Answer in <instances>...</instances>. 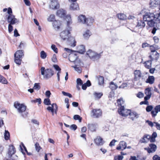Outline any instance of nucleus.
Returning <instances> with one entry per match:
<instances>
[{
	"instance_id": "obj_17",
	"label": "nucleus",
	"mask_w": 160,
	"mask_h": 160,
	"mask_svg": "<svg viewBox=\"0 0 160 160\" xmlns=\"http://www.w3.org/2000/svg\"><path fill=\"white\" fill-rule=\"evenodd\" d=\"M96 124L89 123L87 125L88 130L93 132L96 131Z\"/></svg>"
},
{
	"instance_id": "obj_34",
	"label": "nucleus",
	"mask_w": 160,
	"mask_h": 160,
	"mask_svg": "<svg viewBox=\"0 0 160 160\" xmlns=\"http://www.w3.org/2000/svg\"><path fill=\"white\" fill-rule=\"evenodd\" d=\"M117 17L121 20H125L126 19V16L123 13L118 14L117 15Z\"/></svg>"
},
{
	"instance_id": "obj_3",
	"label": "nucleus",
	"mask_w": 160,
	"mask_h": 160,
	"mask_svg": "<svg viewBox=\"0 0 160 160\" xmlns=\"http://www.w3.org/2000/svg\"><path fill=\"white\" fill-rule=\"evenodd\" d=\"M14 106L15 108L17 109L18 112L22 113L25 112L24 114H22V116L24 118L27 117L28 112H25L26 110L27 107L24 104H20L18 102H15L14 103Z\"/></svg>"
},
{
	"instance_id": "obj_6",
	"label": "nucleus",
	"mask_w": 160,
	"mask_h": 160,
	"mask_svg": "<svg viewBox=\"0 0 160 160\" xmlns=\"http://www.w3.org/2000/svg\"><path fill=\"white\" fill-rule=\"evenodd\" d=\"M91 115L93 118H99L102 115V110L100 109H93L91 112Z\"/></svg>"
},
{
	"instance_id": "obj_14",
	"label": "nucleus",
	"mask_w": 160,
	"mask_h": 160,
	"mask_svg": "<svg viewBox=\"0 0 160 160\" xmlns=\"http://www.w3.org/2000/svg\"><path fill=\"white\" fill-rule=\"evenodd\" d=\"M127 147V143L124 141H121L118 146L116 148V149L118 150H123L125 149Z\"/></svg>"
},
{
	"instance_id": "obj_22",
	"label": "nucleus",
	"mask_w": 160,
	"mask_h": 160,
	"mask_svg": "<svg viewBox=\"0 0 160 160\" xmlns=\"http://www.w3.org/2000/svg\"><path fill=\"white\" fill-rule=\"evenodd\" d=\"M94 141L96 144L98 145H102L104 143L102 138L99 137H98L97 138L94 140Z\"/></svg>"
},
{
	"instance_id": "obj_24",
	"label": "nucleus",
	"mask_w": 160,
	"mask_h": 160,
	"mask_svg": "<svg viewBox=\"0 0 160 160\" xmlns=\"http://www.w3.org/2000/svg\"><path fill=\"white\" fill-rule=\"evenodd\" d=\"M145 26L144 21L143 20H138L136 27H138L139 28L144 27Z\"/></svg>"
},
{
	"instance_id": "obj_19",
	"label": "nucleus",
	"mask_w": 160,
	"mask_h": 160,
	"mask_svg": "<svg viewBox=\"0 0 160 160\" xmlns=\"http://www.w3.org/2000/svg\"><path fill=\"white\" fill-rule=\"evenodd\" d=\"M87 18L85 16L83 15H81L79 16L78 18V22H79L82 24L86 23V20Z\"/></svg>"
},
{
	"instance_id": "obj_21",
	"label": "nucleus",
	"mask_w": 160,
	"mask_h": 160,
	"mask_svg": "<svg viewBox=\"0 0 160 160\" xmlns=\"http://www.w3.org/2000/svg\"><path fill=\"white\" fill-rule=\"evenodd\" d=\"M66 11L63 9H60L57 12V15L60 17H64L66 14Z\"/></svg>"
},
{
	"instance_id": "obj_12",
	"label": "nucleus",
	"mask_w": 160,
	"mask_h": 160,
	"mask_svg": "<svg viewBox=\"0 0 160 160\" xmlns=\"http://www.w3.org/2000/svg\"><path fill=\"white\" fill-rule=\"evenodd\" d=\"M50 7L52 9L58 8L59 7V4L57 0H52L50 5Z\"/></svg>"
},
{
	"instance_id": "obj_4",
	"label": "nucleus",
	"mask_w": 160,
	"mask_h": 160,
	"mask_svg": "<svg viewBox=\"0 0 160 160\" xmlns=\"http://www.w3.org/2000/svg\"><path fill=\"white\" fill-rule=\"evenodd\" d=\"M41 74L44 76L46 79L51 78L54 74V70L51 68L45 69L44 67H42L41 68Z\"/></svg>"
},
{
	"instance_id": "obj_33",
	"label": "nucleus",
	"mask_w": 160,
	"mask_h": 160,
	"mask_svg": "<svg viewBox=\"0 0 160 160\" xmlns=\"http://www.w3.org/2000/svg\"><path fill=\"white\" fill-rule=\"evenodd\" d=\"M160 1L159 0H152L150 2V4L153 7H156L157 5L159 4Z\"/></svg>"
},
{
	"instance_id": "obj_16",
	"label": "nucleus",
	"mask_w": 160,
	"mask_h": 160,
	"mask_svg": "<svg viewBox=\"0 0 160 160\" xmlns=\"http://www.w3.org/2000/svg\"><path fill=\"white\" fill-rule=\"evenodd\" d=\"M151 136L147 134H145L140 139V142L141 143H146L150 138Z\"/></svg>"
},
{
	"instance_id": "obj_15",
	"label": "nucleus",
	"mask_w": 160,
	"mask_h": 160,
	"mask_svg": "<svg viewBox=\"0 0 160 160\" xmlns=\"http://www.w3.org/2000/svg\"><path fill=\"white\" fill-rule=\"evenodd\" d=\"M15 152V148L14 146L12 145H9L8 152V157L9 158H11L12 156V155L14 154Z\"/></svg>"
},
{
	"instance_id": "obj_26",
	"label": "nucleus",
	"mask_w": 160,
	"mask_h": 160,
	"mask_svg": "<svg viewBox=\"0 0 160 160\" xmlns=\"http://www.w3.org/2000/svg\"><path fill=\"white\" fill-rule=\"evenodd\" d=\"M129 115L132 120H133L135 118H138L139 117L138 114L135 112H131L130 111Z\"/></svg>"
},
{
	"instance_id": "obj_63",
	"label": "nucleus",
	"mask_w": 160,
	"mask_h": 160,
	"mask_svg": "<svg viewBox=\"0 0 160 160\" xmlns=\"http://www.w3.org/2000/svg\"><path fill=\"white\" fill-rule=\"evenodd\" d=\"M114 158L117 160H122L123 158V157L122 155H119L117 157H115Z\"/></svg>"
},
{
	"instance_id": "obj_36",
	"label": "nucleus",
	"mask_w": 160,
	"mask_h": 160,
	"mask_svg": "<svg viewBox=\"0 0 160 160\" xmlns=\"http://www.w3.org/2000/svg\"><path fill=\"white\" fill-rule=\"evenodd\" d=\"M109 87L112 90H115L118 88L117 85L114 84L113 82H111L110 83Z\"/></svg>"
},
{
	"instance_id": "obj_28",
	"label": "nucleus",
	"mask_w": 160,
	"mask_h": 160,
	"mask_svg": "<svg viewBox=\"0 0 160 160\" xmlns=\"http://www.w3.org/2000/svg\"><path fill=\"white\" fill-rule=\"evenodd\" d=\"M94 22V19L92 17L87 18L86 20V24L87 26H91Z\"/></svg>"
},
{
	"instance_id": "obj_39",
	"label": "nucleus",
	"mask_w": 160,
	"mask_h": 160,
	"mask_svg": "<svg viewBox=\"0 0 160 160\" xmlns=\"http://www.w3.org/2000/svg\"><path fill=\"white\" fill-rule=\"evenodd\" d=\"M0 82L3 84H7L8 81L2 76L0 74Z\"/></svg>"
},
{
	"instance_id": "obj_40",
	"label": "nucleus",
	"mask_w": 160,
	"mask_h": 160,
	"mask_svg": "<svg viewBox=\"0 0 160 160\" xmlns=\"http://www.w3.org/2000/svg\"><path fill=\"white\" fill-rule=\"evenodd\" d=\"M93 95L96 98L99 99L103 95V93L102 92H95L94 93Z\"/></svg>"
},
{
	"instance_id": "obj_10",
	"label": "nucleus",
	"mask_w": 160,
	"mask_h": 160,
	"mask_svg": "<svg viewBox=\"0 0 160 160\" xmlns=\"http://www.w3.org/2000/svg\"><path fill=\"white\" fill-rule=\"evenodd\" d=\"M157 147L156 145L151 143L149 144V147L148 148H145L144 149L146 150L149 153L154 152L156 151Z\"/></svg>"
},
{
	"instance_id": "obj_43",
	"label": "nucleus",
	"mask_w": 160,
	"mask_h": 160,
	"mask_svg": "<svg viewBox=\"0 0 160 160\" xmlns=\"http://www.w3.org/2000/svg\"><path fill=\"white\" fill-rule=\"evenodd\" d=\"M22 61V58H15L14 62L16 64L18 65H20L21 63V61Z\"/></svg>"
},
{
	"instance_id": "obj_56",
	"label": "nucleus",
	"mask_w": 160,
	"mask_h": 160,
	"mask_svg": "<svg viewBox=\"0 0 160 160\" xmlns=\"http://www.w3.org/2000/svg\"><path fill=\"white\" fill-rule=\"evenodd\" d=\"M77 85H79L80 86H81L83 82L82 81L80 78H78V79H77Z\"/></svg>"
},
{
	"instance_id": "obj_18",
	"label": "nucleus",
	"mask_w": 160,
	"mask_h": 160,
	"mask_svg": "<svg viewBox=\"0 0 160 160\" xmlns=\"http://www.w3.org/2000/svg\"><path fill=\"white\" fill-rule=\"evenodd\" d=\"M24 51L22 50H18L14 54V58H22L24 56Z\"/></svg>"
},
{
	"instance_id": "obj_57",
	"label": "nucleus",
	"mask_w": 160,
	"mask_h": 160,
	"mask_svg": "<svg viewBox=\"0 0 160 160\" xmlns=\"http://www.w3.org/2000/svg\"><path fill=\"white\" fill-rule=\"evenodd\" d=\"M153 107L152 105H150L147 107L146 108V110L147 112H149L152 110Z\"/></svg>"
},
{
	"instance_id": "obj_8",
	"label": "nucleus",
	"mask_w": 160,
	"mask_h": 160,
	"mask_svg": "<svg viewBox=\"0 0 160 160\" xmlns=\"http://www.w3.org/2000/svg\"><path fill=\"white\" fill-rule=\"evenodd\" d=\"M159 53L155 50H152L149 56V58L152 61L154 60L157 61L159 58Z\"/></svg>"
},
{
	"instance_id": "obj_1",
	"label": "nucleus",
	"mask_w": 160,
	"mask_h": 160,
	"mask_svg": "<svg viewBox=\"0 0 160 160\" xmlns=\"http://www.w3.org/2000/svg\"><path fill=\"white\" fill-rule=\"evenodd\" d=\"M65 19L67 22V27L65 30L60 33V36L61 38L64 41L66 40L69 42H73V43L71 44V46L74 47L76 45V42L74 38L71 35L70 31L72 30V28L70 27V25L72 23V21L70 15H67Z\"/></svg>"
},
{
	"instance_id": "obj_61",
	"label": "nucleus",
	"mask_w": 160,
	"mask_h": 160,
	"mask_svg": "<svg viewBox=\"0 0 160 160\" xmlns=\"http://www.w3.org/2000/svg\"><path fill=\"white\" fill-rule=\"evenodd\" d=\"M144 96L143 94L141 92H139L137 94V96L139 98H141Z\"/></svg>"
},
{
	"instance_id": "obj_20",
	"label": "nucleus",
	"mask_w": 160,
	"mask_h": 160,
	"mask_svg": "<svg viewBox=\"0 0 160 160\" xmlns=\"http://www.w3.org/2000/svg\"><path fill=\"white\" fill-rule=\"evenodd\" d=\"M134 79L137 81L141 77L142 73L140 70H136L134 72Z\"/></svg>"
},
{
	"instance_id": "obj_13",
	"label": "nucleus",
	"mask_w": 160,
	"mask_h": 160,
	"mask_svg": "<svg viewBox=\"0 0 160 160\" xmlns=\"http://www.w3.org/2000/svg\"><path fill=\"white\" fill-rule=\"evenodd\" d=\"M147 22L148 24L149 27H156L158 28H160L159 25H158V22L154 20V19H151L150 20H149Z\"/></svg>"
},
{
	"instance_id": "obj_31",
	"label": "nucleus",
	"mask_w": 160,
	"mask_h": 160,
	"mask_svg": "<svg viewBox=\"0 0 160 160\" xmlns=\"http://www.w3.org/2000/svg\"><path fill=\"white\" fill-rule=\"evenodd\" d=\"M91 35V32L89 30H87L83 34L84 38L86 39H88Z\"/></svg>"
},
{
	"instance_id": "obj_7",
	"label": "nucleus",
	"mask_w": 160,
	"mask_h": 160,
	"mask_svg": "<svg viewBox=\"0 0 160 160\" xmlns=\"http://www.w3.org/2000/svg\"><path fill=\"white\" fill-rule=\"evenodd\" d=\"M131 111L125 109L124 106H122L118 109V113L122 116H126L129 115Z\"/></svg>"
},
{
	"instance_id": "obj_38",
	"label": "nucleus",
	"mask_w": 160,
	"mask_h": 160,
	"mask_svg": "<svg viewBox=\"0 0 160 160\" xmlns=\"http://www.w3.org/2000/svg\"><path fill=\"white\" fill-rule=\"evenodd\" d=\"M145 94L146 95L151 96V88H148L145 89L144 91Z\"/></svg>"
},
{
	"instance_id": "obj_25",
	"label": "nucleus",
	"mask_w": 160,
	"mask_h": 160,
	"mask_svg": "<svg viewBox=\"0 0 160 160\" xmlns=\"http://www.w3.org/2000/svg\"><path fill=\"white\" fill-rule=\"evenodd\" d=\"M155 78L153 76H149L146 81V82L150 84H153L154 82Z\"/></svg>"
},
{
	"instance_id": "obj_11",
	"label": "nucleus",
	"mask_w": 160,
	"mask_h": 160,
	"mask_svg": "<svg viewBox=\"0 0 160 160\" xmlns=\"http://www.w3.org/2000/svg\"><path fill=\"white\" fill-rule=\"evenodd\" d=\"M154 14L149 12H146L145 14L143 15V20L145 21H148L151 19L154 18Z\"/></svg>"
},
{
	"instance_id": "obj_29",
	"label": "nucleus",
	"mask_w": 160,
	"mask_h": 160,
	"mask_svg": "<svg viewBox=\"0 0 160 160\" xmlns=\"http://www.w3.org/2000/svg\"><path fill=\"white\" fill-rule=\"evenodd\" d=\"M79 8V6L77 3H73L70 5V9L71 10H78Z\"/></svg>"
},
{
	"instance_id": "obj_49",
	"label": "nucleus",
	"mask_w": 160,
	"mask_h": 160,
	"mask_svg": "<svg viewBox=\"0 0 160 160\" xmlns=\"http://www.w3.org/2000/svg\"><path fill=\"white\" fill-rule=\"evenodd\" d=\"M77 66L75 65V66H72V67L74 68L78 73H81L82 71L81 68L80 67H77Z\"/></svg>"
},
{
	"instance_id": "obj_53",
	"label": "nucleus",
	"mask_w": 160,
	"mask_h": 160,
	"mask_svg": "<svg viewBox=\"0 0 160 160\" xmlns=\"http://www.w3.org/2000/svg\"><path fill=\"white\" fill-rule=\"evenodd\" d=\"M154 110L156 113L160 112V105H157L154 108Z\"/></svg>"
},
{
	"instance_id": "obj_5",
	"label": "nucleus",
	"mask_w": 160,
	"mask_h": 160,
	"mask_svg": "<svg viewBox=\"0 0 160 160\" xmlns=\"http://www.w3.org/2000/svg\"><path fill=\"white\" fill-rule=\"evenodd\" d=\"M87 54L90 58L94 60H97L101 56V53H97L91 50H89L87 52Z\"/></svg>"
},
{
	"instance_id": "obj_60",
	"label": "nucleus",
	"mask_w": 160,
	"mask_h": 160,
	"mask_svg": "<svg viewBox=\"0 0 160 160\" xmlns=\"http://www.w3.org/2000/svg\"><path fill=\"white\" fill-rule=\"evenodd\" d=\"M45 95L48 98H49L51 95L50 91L49 90L45 92Z\"/></svg>"
},
{
	"instance_id": "obj_54",
	"label": "nucleus",
	"mask_w": 160,
	"mask_h": 160,
	"mask_svg": "<svg viewBox=\"0 0 160 160\" xmlns=\"http://www.w3.org/2000/svg\"><path fill=\"white\" fill-rule=\"evenodd\" d=\"M62 93L63 95L67 96L70 98H71L72 97V95L69 93L65 92L64 91H62Z\"/></svg>"
},
{
	"instance_id": "obj_27",
	"label": "nucleus",
	"mask_w": 160,
	"mask_h": 160,
	"mask_svg": "<svg viewBox=\"0 0 160 160\" xmlns=\"http://www.w3.org/2000/svg\"><path fill=\"white\" fill-rule=\"evenodd\" d=\"M154 20L158 22L159 25H160V12L154 14Z\"/></svg>"
},
{
	"instance_id": "obj_9",
	"label": "nucleus",
	"mask_w": 160,
	"mask_h": 160,
	"mask_svg": "<svg viewBox=\"0 0 160 160\" xmlns=\"http://www.w3.org/2000/svg\"><path fill=\"white\" fill-rule=\"evenodd\" d=\"M5 18L9 24H14L17 23V19L13 15H7L5 16Z\"/></svg>"
},
{
	"instance_id": "obj_42",
	"label": "nucleus",
	"mask_w": 160,
	"mask_h": 160,
	"mask_svg": "<svg viewBox=\"0 0 160 160\" xmlns=\"http://www.w3.org/2000/svg\"><path fill=\"white\" fill-rule=\"evenodd\" d=\"M40 84L39 83H35L34 85L33 89L37 91L39 90L41 88Z\"/></svg>"
},
{
	"instance_id": "obj_32",
	"label": "nucleus",
	"mask_w": 160,
	"mask_h": 160,
	"mask_svg": "<svg viewBox=\"0 0 160 160\" xmlns=\"http://www.w3.org/2000/svg\"><path fill=\"white\" fill-rule=\"evenodd\" d=\"M78 51L79 53H83L85 52V47L83 45H81L78 48Z\"/></svg>"
},
{
	"instance_id": "obj_48",
	"label": "nucleus",
	"mask_w": 160,
	"mask_h": 160,
	"mask_svg": "<svg viewBox=\"0 0 160 160\" xmlns=\"http://www.w3.org/2000/svg\"><path fill=\"white\" fill-rule=\"evenodd\" d=\"M40 56L42 59L45 58L47 57L46 53L44 51H42L40 52Z\"/></svg>"
},
{
	"instance_id": "obj_35",
	"label": "nucleus",
	"mask_w": 160,
	"mask_h": 160,
	"mask_svg": "<svg viewBox=\"0 0 160 160\" xmlns=\"http://www.w3.org/2000/svg\"><path fill=\"white\" fill-rule=\"evenodd\" d=\"M117 103L118 105V106H120V107L122 106H124V102L122 98H120L118 99L117 100Z\"/></svg>"
},
{
	"instance_id": "obj_55",
	"label": "nucleus",
	"mask_w": 160,
	"mask_h": 160,
	"mask_svg": "<svg viewBox=\"0 0 160 160\" xmlns=\"http://www.w3.org/2000/svg\"><path fill=\"white\" fill-rule=\"evenodd\" d=\"M53 67L58 72H61V69L58 65H53Z\"/></svg>"
},
{
	"instance_id": "obj_58",
	"label": "nucleus",
	"mask_w": 160,
	"mask_h": 160,
	"mask_svg": "<svg viewBox=\"0 0 160 160\" xmlns=\"http://www.w3.org/2000/svg\"><path fill=\"white\" fill-rule=\"evenodd\" d=\"M70 128L71 130H75L77 129V127L75 124H72L70 126Z\"/></svg>"
},
{
	"instance_id": "obj_37",
	"label": "nucleus",
	"mask_w": 160,
	"mask_h": 160,
	"mask_svg": "<svg viewBox=\"0 0 160 160\" xmlns=\"http://www.w3.org/2000/svg\"><path fill=\"white\" fill-rule=\"evenodd\" d=\"M98 84L102 85L104 83V78L103 77L99 76L98 78Z\"/></svg>"
},
{
	"instance_id": "obj_64",
	"label": "nucleus",
	"mask_w": 160,
	"mask_h": 160,
	"mask_svg": "<svg viewBox=\"0 0 160 160\" xmlns=\"http://www.w3.org/2000/svg\"><path fill=\"white\" fill-rule=\"evenodd\" d=\"M152 158L153 160H160V157L158 156L157 155H154Z\"/></svg>"
},
{
	"instance_id": "obj_47",
	"label": "nucleus",
	"mask_w": 160,
	"mask_h": 160,
	"mask_svg": "<svg viewBox=\"0 0 160 160\" xmlns=\"http://www.w3.org/2000/svg\"><path fill=\"white\" fill-rule=\"evenodd\" d=\"M73 118L75 120H78L79 122H81L82 118L78 115H74Z\"/></svg>"
},
{
	"instance_id": "obj_41",
	"label": "nucleus",
	"mask_w": 160,
	"mask_h": 160,
	"mask_svg": "<svg viewBox=\"0 0 160 160\" xmlns=\"http://www.w3.org/2000/svg\"><path fill=\"white\" fill-rule=\"evenodd\" d=\"M4 138L6 140H8L9 139L10 137V134L8 130H5L4 133Z\"/></svg>"
},
{
	"instance_id": "obj_44",
	"label": "nucleus",
	"mask_w": 160,
	"mask_h": 160,
	"mask_svg": "<svg viewBox=\"0 0 160 160\" xmlns=\"http://www.w3.org/2000/svg\"><path fill=\"white\" fill-rule=\"evenodd\" d=\"M55 16L54 15H51L48 18V20L49 22H52L55 21Z\"/></svg>"
},
{
	"instance_id": "obj_2",
	"label": "nucleus",
	"mask_w": 160,
	"mask_h": 160,
	"mask_svg": "<svg viewBox=\"0 0 160 160\" xmlns=\"http://www.w3.org/2000/svg\"><path fill=\"white\" fill-rule=\"evenodd\" d=\"M64 50L67 52L71 53L68 56V59L70 62H73L75 65H81V61L78 58V56L77 53H72L73 52L72 50L70 49L67 48H65Z\"/></svg>"
},
{
	"instance_id": "obj_46",
	"label": "nucleus",
	"mask_w": 160,
	"mask_h": 160,
	"mask_svg": "<svg viewBox=\"0 0 160 160\" xmlns=\"http://www.w3.org/2000/svg\"><path fill=\"white\" fill-rule=\"evenodd\" d=\"M43 102L46 105H51V101L48 98L45 99Z\"/></svg>"
},
{
	"instance_id": "obj_45",
	"label": "nucleus",
	"mask_w": 160,
	"mask_h": 160,
	"mask_svg": "<svg viewBox=\"0 0 160 160\" xmlns=\"http://www.w3.org/2000/svg\"><path fill=\"white\" fill-rule=\"evenodd\" d=\"M35 146L36 151L39 152L40 150L41 149V148L39 146V143L38 142H36L35 144Z\"/></svg>"
},
{
	"instance_id": "obj_30",
	"label": "nucleus",
	"mask_w": 160,
	"mask_h": 160,
	"mask_svg": "<svg viewBox=\"0 0 160 160\" xmlns=\"http://www.w3.org/2000/svg\"><path fill=\"white\" fill-rule=\"evenodd\" d=\"M152 61L151 60H148L144 63V66L146 68L149 69L151 67Z\"/></svg>"
},
{
	"instance_id": "obj_52",
	"label": "nucleus",
	"mask_w": 160,
	"mask_h": 160,
	"mask_svg": "<svg viewBox=\"0 0 160 160\" xmlns=\"http://www.w3.org/2000/svg\"><path fill=\"white\" fill-rule=\"evenodd\" d=\"M31 102L34 103L38 102L39 104H40L41 103V99L40 98H37L35 100H32Z\"/></svg>"
},
{
	"instance_id": "obj_50",
	"label": "nucleus",
	"mask_w": 160,
	"mask_h": 160,
	"mask_svg": "<svg viewBox=\"0 0 160 160\" xmlns=\"http://www.w3.org/2000/svg\"><path fill=\"white\" fill-rule=\"evenodd\" d=\"M51 48L55 53H58V49L55 45L52 44L51 46Z\"/></svg>"
},
{
	"instance_id": "obj_51",
	"label": "nucleus",
	"mask_w": 160,
	"mask_h": 160,
	"mask_svg": "<svg viewBox=\"0 0 160 160\" xmlns=\"http://www.w3.org/2000/svg\"><path fill=\"white\" fill-rule=\"evenodd\" d=\"M52 61L54 63H57L58 62V60L57 58L56 55L55 54H54L52 58Z\"/></svg>"
},
{
	"instance_id": "obj_23",
	"label": "nucleus",
	"mask_w": 160,
	"mask_h": 160,
	"mask_svg": "<svg viewBox=\"0 0 160 160\" xmlns=\"http://www.w3.org/2000/svg\"><path fill=\"white\" fill-rule=\"evenodd\" d=\"M61 24V22L60 21L55 20L53 21V25L55 29L58 30L60 28Z\"/></svg>"
},
{
	"instance_id": "obj_62",
	"label": "nucleus",
	"mask_w": 160,
	"mask_h": 160,
	"mask_svg": "<svg viewBox=\"0 0 160 160\" xmlns=\"http://www.w3.org/2000/svg\"><path fill=\"white\" fill-rule=\"evenodd\" d=\"M116 142L115 139L112 140L110 143L109 146L110 147L114 146L115 142Z\"/></svg>"
},
{
	"instance_id": "obj_59",
	"label": "nucleus",
	"mask_w": 160,
	"mask_h": 160,
	"mask_svg": "<svg viewBox=\"0 0 160 160\" xmlns=\"http://www.w3.org/2000/svg\"><path fill=\"white\" fill-rule=\"evenodd\" d=\"M12 25V24H9L8 26V30L9 32H11L13 30V27Z\"/></svg>"
}]
</instances>
